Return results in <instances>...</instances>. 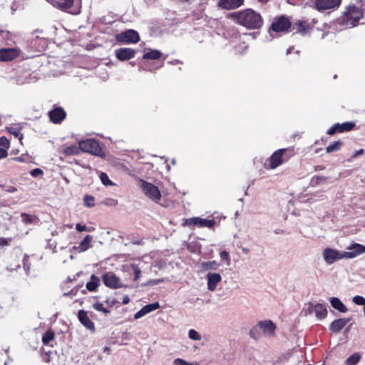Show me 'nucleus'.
<instances>
[{"mask_svg": "<svg viewBox=\"0 0 365 365\" xmlns=\"http://www.w3.org/2000/svg\"><path fill=\"white\" fill-rule=\"evenodd\" d=\"M231 16L237 24L250 29H259L263 24V19L260 14L252 9L232 13Z\"/></svg>", "mask_w": 365, "mask_h": 365, "instance_id": "f257e3e1", "label": "nucleus"}, {"mask_svg": "<svg viewBox=\"0 0 365 365\" xmlns=\"http://www.w3.org/2000/svg\"><path fill=\"white\" fill-rule=\"evenodd\" d=\"M363 16L361 11L355 6L347 8L344 16L340 20L346 27H354L357 25L359 19Z\"/></svg>", "mask_w": 365, "mask_h": 365, "instance_id": "f03ea898", "label": "nucleus"}, {"mask_svg": "<svg viewBox=\"0 0 365 365\" xmlns=\"http://www.w3.org/2000/svg\"><path fill=\"white\" fill-rule=\"evenodd\" d=\"M140 186L144 194L153 201L158 202L161 199V193L158 187L145 180H140Z\"/></svg>", "mask_w": 365, "mask_h": 365, "instance_id": "7ed1b4c3", "label": "nucleus"}, {"mask_svg": "<svg viewBox=\"0 0 365 365\" xmlns=\"http://www.w3.org/2000/svg\"><path fill=\"white\" fill-rule=\"evenodd\" d=\"M288 150V149L284 148L279 149L275 151L267 160L269 163V167L271 169H274L282 163L287 162L290 157V155H287L286 154Z\"/></svg>", "mask_w": 365, "mask_h": 365, "instance_id": "20e7f679", "label": "nucleus"}, {"mask_svg": "<svg viewBox=\"0 0 365 365\" xmlns=\"http://www.w3.org/2000/svg\"><path fill=\"white\" fill-rule=\"evenodd\" d=\"M79 148L85 153H89L94 155H101L102 149L98 141L93 139H87L79 143Z\"/></svg>", "mask_w": 365, "mask_h": 365, "instance_id": "39448f33", "label": "nucleus"}, {"mask_svg": "<svg viewBox=\"0 0 365 365\" xmlns=\"http://www.w3.org/2000/svg\"><path fill=\"white\" fill-rule=\"evenodd\" d=\"M115 38L118 42L125 44L135 43L140 41L138 33L133 29H128L117 34Z\"/></svg>", "mask_w": 365, "mask_h": 365, "instance_id": "423d86ee", "label": "nucleus"}, {"mask_svg": "<svg viewBox=\"0 0 365 365\" xmlns=\"http://www.w3.org/2000/svg\"><path fill=\"white\" fill-rule=\"evenodd\" d=\"M322 256L324 262L329 265L332 264L336 261L344 259L343 252H339L332 248H326L324 250Z\"/></svg>", "mask_w": 365, "mask_h": 365, "instance_id": "0eeeda50", "label": "nucleus"}, {"mask_svg": "<svg viewBox=\"0 0 365 365\" xmlns=\"http://www.w3.org/2000/svg\"><path fill=\"white\" fill-rule=\"evenodd\" d=\"M215 224L214 220H207L199 217H191L185 220V225L191 227L197 226L198 227H208L212 228Z\"/></svg>", "mask_w": 365, "mask_h": 365, "instance_id": "6e6552de", "label": "nucleus"}, {"mask_svg": "<svg viewBox=\"0 0 365 365\" xmlns=\"http://www.w3.org/2000/svg\"><path fill=\"white\" fill-rule=\"evenodd\" d=\"M347 251L343 252L345 259H353L365 252V246L353 243L346 248Z\"/></svg>", "mask_w": 365, "mask_h": 365, "instance_id": "1a4fd4ad", "label": "nucleus"}, {"mask_svg": "<svg viewBox=\"0 0 365 365\" xmlns=\"http://www.w3.org/2000/svg\"><path fill=\"white\" fill-rule=\"evenodd\" d=\"M102 279L105 285L112 289H118L123 287L120 280L112 272H107L102 277Z\"/></svg>", "mask_w": 365, "mask_h": 365, "instance_id": "9d476101", "label": "nucleus"}, {"mask_svg": "<svg viewBox=\"0 0 365 365\" xmlns=\"http://www.w3.org/2000/svg\"><path fill=\"white\" fill-rule=\"evenodd\" d=\"M257 326L266 336L271 337L275 334L277 327L275 324L271 320L260 321Z\"/></svg>", "mask_w": 365, "mask_h": 365, "instance_id": "9b49d317", "label": "nucleus"}, {"mask_svg": "<svg viewBox=\"0 0 365 365\" xmlns=\"http://www.w3.org/2000/svg\"><path fill=\"white\" fill-rule=\"evenodd\" d=\"M291 26L289 20L284 17L280 16L277 18L272 23L271 29L276 32L287 31Z\"/></svg>", "mask_w": 365, "mask_h": 365, "instance_id": "f8f14e48", "label": "nucleus"}, {"mask_svg": "<svg viewBox=\"0 0 365 365\" xmlns=\"http://www.w3.org/2000/svg\"><path fill=\"white\" fill-rule=\"evenodd\" d=\"M341 0H314L317 10H327L339 7Z\"/></svg>", "mask_w": 365, "mask_h": 365, "instance_id": "ddd939ff", "label": "nucleus"}, {"mask_svg": "<svg viewBox=\"0 0 365 365\" xmlns=\"http://www.w3.org/2000/svg\"><path fill=\"white\" fill-rule=\"evenodd\" d=\"M355 124L352 122H345L341 124L336 123L331 126L327 132L328 135H334L336 132L343 133L345 131H349L353 129Z\"/></svg>", "mask_w": 365, "mask_h": 365, "instance_id": "4468645a", "label": "nucleus"}, {"mask_svg": "<svg viewBox=\"0 0 365 365\" xmlns=\"http://www.w3.org/2000/svg\"><path fill=\"white\" fill-rule=\"evenodd\" d=\"M207 282V289L210 292H214L217 284L222 281V277L219 273L208 272L206 275Z\"/></svg>", "mask_w": 365, "mask_h": 365, "instance_id": "2eb2a0df", "label": "nucleus"}, {"mask_svg": "<svg viewBox=\"0 0 365 365\" xmlns=\"http://www.w3.org/2000/svg\"><path fill=\"white\" fill-rule=\"evenodd\" d=\"M115 53L119 61H124L134 58L135 51L130 48H120L115 50Z\"/></svg>", "mask_w": 365, "mask_h": 365, "instance_id": "dca6fc26", "label": "nucleus"}, {"mask_svg": "<svg viewBox=\"0 0 365 365\" xmlns=\"http://www.w3.org/2000/svg\"><path fill=\"white\" fill-rule=\"evenodd\" d=\"M313 312L316 317L320 319H324L327 315V308L322 304H317L315 306L309 304L306 313L311 314Z\"/></svg>", "mask_w": 365, "mask_h": 365, "instance_id": "f3484780", "label": "nucleus"}, {"mask_svg": "<svg viewBox=\"0 0 365 365\" xmlns=\"http://www.w3.org/2000/svg\"><path fill=\"white\" fill-rule=\"evenodd\" d=\"M19 56V51L16 48H2L0 49V61H12Z\"/></svg>", "mask_w": 365, "mask_h": 365, "instance_id": "a211bd4d", "label": "nucleus"}, {"mask_svg": "<svg viewBox=\"0 0 365 365\" xmlns=\"http://www.w3.org/2000/svg\"><path fill=\"white\" fill-rule=\"evenodd\" d=\"M66 115V112L61 108H56L49 112L50 119L54 123H61Z\"/></svg>", "mask_w": 365, "mask_h": 365, "instance_id": "6ab92c4d", "label": "nucleus"}, {"mask_svg": "<svg viewBox=\"0 0 365 365\" xmlns=\"http://www.w3.org/2000/svg\"><path fill=\"white\" fill-rule=\"evenodd\" d=\"M351 318H341L333 321L330 326L329 329L335 333L340 331L349 322Z\"/></svg>", "mask_w": 365, "mask_h": 365, "instance_id": "aec40b11", "label": "nucleus"}, {"mask_svg": "<svg viewBox=\"0 0 365 365\" xmlns=\"http://www.w3.org/2000/svg\"><path fill=\"white\" fill-rule=\"evenodd\" d=\"M78 318L81 323L88 329L93 331L95 326L93 322L89 319L87 312L84 310H79L78 313Z\"/></svg>", "mask_w": 365, "mask_h": 365, "instance_id": "412c9836", "label": "nucleus"}, {"mask_svg": "<svg viewBox=\"0 0 365 365\" xmlns=\"http://www.w3.org/2000/svg\"><path fill=\"white\" fill-rule=\"evenodd\" d=\"M243 4V0H220L218 5L220 7L227 10L235 9Z\"/></svg>", "mask_w": 365, "mask_h": 365, "instance_id": "4be33fe9", "label": "nucleus"}, {"mask_svg": "<svg viewBox=\"0 0 365 365\" xmlns=\"http://www.w3.org/2000/svg\"><path fill=\"white\" fill-rule=\"evenodd\" d=\"M93 240L91 235H86L77 247H73L78 252H83L91 247V243Z\"/></svg>", "mask_w": 365, "mask_h": 365, "instance_id": "5701e85b", "label": "nucleus"}, {"mask_svg": "<svg viewBox=\"0 0 365 365\" xmlns=\"http://www.w3.org/2000/svg\"><path fill=\"white\" fill-rule=\"evenodd\" d=\"M331 305L340 312L345 313L348 311L346 307L342 303V302L337 297L330 298Z\"/></svg>", "mask_w": 365, "mask_h": 365, "instance_id": "b1692460", "label": "nucleus"}, {"mask_svg": "<svg viewBox=\"0 0 365 365\" xmlns=\"http://www.w3.org/2000/svg\"><path fill=\"white\" fill-rule=\"evenodd\" d=\"M73 0H55L53 6L61 9L66 10L73 6Z\"/></svg>", "mask_w": 365, "mask_h": 365, "instance_id": "393cba45", "label": "nucleus"}, {"mask_svg": "<svg viewBox=\"0 0 365 365\" xmlns=\"http://www.w3.org/2000/svg\"><path fill=\"white\" fill-rule=\"evenodd\" d=\"M162 56V53L158 50H150L148 52H146L143 58L144 59H150V60H156L159 59Z\"/></svg>", "mask_w": 365, "mask_h": 365, "instance_id": "a878e982", "label": "nucleus"}, {"mask_svg": "<svg viewBox=\"0 0 365 365\" xmlns=\"http://www.w3.org/2000/svg\"><path fill=\"white\" fill-rule=\"evenodd\" d=\"M99 284V279L94 274L91 277V281L86 284V288L88 290L93 292L96 289Z\"/></svg>", "mask_w": 365, "mask_h": 365, "instance_id": "bb28decb", "label": "nucleus"}, {"mask_svg": "<svg viewBox=\"0 0 365 365\" xmlns=\"http://www.w3.org/2000/svg\"><path fill=\"white\" fill-rule=\"evenodd\" d=\"M218 267L219 264L215 260L204 262L201 264V268L203 270H216Z\"/></svg>", "mask_w": 365, "mask_h": 365, "instance_id": "cd10ccee", "label": "nucleus"}, {"mask_svg": "<svg viewBox=\"0 0 365 365\" xmlns=\"http://www.w3.org/2000/svg\"><path fill=\"white\" fill-rule=\"evenodd\" d=\"M21 221L25 225L32 224L36 220V217L26 213L21 214Z\"/></svg>", "mask_w": 365, "mask_h": 365, "instance_id": "c85d7f7f", "label": "nucleus"}, {"mask_svg": "<svg viewBox=\"0 0 365 365\" xmlns=\"http://www.w3.org/2000/svg\"><path fill=\"white\" fill-rule=\"evenodd\" d=\"M81 149L79 148V145L78 146H76V145H71V146H68L66 147L64 150H63V153L66 155H78L79 153V150Z\"/></svg>", "mask_w": 365, "mask_h": 365, "instance_id": "c756f323", "label": "nucleus"}, {"mask_svg": "<svg viewBox=\"0 0 365 365\" xmlns=\"http://www.w3.org/2000/svg\"><path fill=\"white\" fill-rule=\"evenodd\" d=\"M360 360V355L355 353L346 360V365H356Z\"/></svg>", "mask_w": 365, "mask_h": 365, "instance_id": "7c9ffc66", "label": "nucleus"}, {"mask_svg": "<svg viewBox=\"0 0 365 365\" xmlns=\"http://www.w3.org/2000/svg\"><path fill=\"white\" fill-rule=\"evenodd\" d=\"M341 145V143L340 141H335L334 143L327 147V153H329L339 150L340 149Z\"/></svg>", "mask_w": 365, "mask_h": 365, "instance_id": "2f4dec72", "label": "nucleus"}, {"mask_svg": "<svg viewBox=\"0 0 365 365\" xmlns=\"http://www.w3.org/2000/svg\"><path fill=\"white\" fill-rule=\"evenodd\" d=\"M160 307L159 303L155 302L150 304H147L143 307L145 313L147 314L153 311L156 310Z\"/></svg>", "mask_w": 365, "mask_h": 365, "instance_id": "473e14b6", "label": "nucleus"}, {"mask_svg": "<svg viewBox=\"0 0 365 365\" xmlns=\"http://www.w3.org/2000/svg\"><path fill=\"white\" fill-rule=\"evenodd\" d=\"M54 338V334L52 331H47L46 332L43 337H42V341L43 344L46 345L50 343L51 341H52Z\"/></svg>", "mask_w": 365, "mask_h": 365, "instance_id": "72a5a7b5", "label": "nucleus"}, {"mask_svg": "<svg viewBox=\"0 0 365 365\" xmlns=\"http://www.w3.org/2000/svg\"><path fill=\"white\" fill-rule=\"evenodd\" d=\"M99 178H100V180L101 181V182L106 185V186H108V185H113V182L112 181L109 179L108 175L105 173H100V175H99Z\"/></svg>", "mask_w": 365, "mask_h": 365, "instance_id": "f704fd0d", "label": "nucleus"}, {"mask_svg": "<svg viewBox=\"0 0 365 365\" xmlns=\"http://www.w3.org/2000/svg\"><path fill=\"white\" fill-rule=\"evenodd\" d=\"M297 26H298V32L302 34L303 35L307 33V31L309 29V26L306 22L300 21H299V22L297 24Z\"/></svg>", "mask_w": 365, "mask_h": 365, "instance_id": "c9c22d12", "label": "nucleus"}, {"mask_svg": "<svg viewBox=\"0 0 365 365\" xmlns=\"http://www.w3.org/2000/svg\"><path fill=\"white\" fill-rule=\"evenodd\" d=\"M188 336L194 341H200L202 339L201 335L195 329H190L188 331Z\"/></svg>", "mask_w": 365, "mask_h": 365, "instance_id": "e433bc0d", "label": "nucleus"}, {"mask_svg": "<svg viewBox=\"0 0 365 365\" xmlns=\"http://www.w3.org/2000/svg\"><path fill=\"white\" fill-rule=\"evenodd\" d=\"M93 307L96 310H97L98 312H101L105 314H108L110 312V311L108 309H107L106 308L104 307V306L102 303H100V302L95 303V304H93Z\"/></svg>", "mask_w": 365, "mask_h": 365, "instance_id": "4c0bfd02", "label": "nucleus"}, {"mask_svg": "<svg viewBox=\"0 0 365 365\" xmlns=\"http://www.w3.org/2000/svg\"><path fill=\"white\" fill-rule=\"evenodd\" d=\"M83 200L87 207H92L94 206V197L91 195H85Z\"/></svg>", "mask_w": 365, "mask_h": 365, "instance_id": "58836bf2", "label": "nucleus"}, {"mask_svg": "<svg viewBox=\"0 0 365 365\" xmlns=\"http://www.w3.org/2000/svg\"><path fill=\"white\" fill-rule=\"evenodd\" d=\"M352 301L357 305H363L365 307V298L361 296L356 295L354 297Z\"/></svg>", "mask_w": 365, "mask_h": 365, "instance_id": "ea45409f", "label": "nucleus"}, {"mask_svg": "<svg viewBox=\"0 0 365 365\" xmlns=\"http://www.w3.org/2000/svg\"><path fill=\"white\" fill-rule=\"evenodd\" d=\"M131 267H132V269H133V271L134 272L133 280L134 281H137L140 278L141 271L139 269V267L137 265H135V264H132Z\"/></svg>", "mask_w": 365, "mask_h": 365, "instance_id": "a19ab883", "label": "nucleus"}, {"mask_svg": "<svg viewBox=\"0 0 365 365\" xmlns=\"http://www.w3.org/2000/svg\"><path fill=\"white\" fill-rule=\"evenodd\" d=\"M220 257L222 260L226 261L227 262V264H230V255L227 251H225V250L222 251L220 253Z\"/></svg>", "mask_w": 365, "mask_h": 365, "instance_id": "79ce46f5", "label": "nucleus"}, {"mask_svg": "<svg viewBox=\"0 0 365 365\" xmlns=\"http://www.w3.org/2000/svg\"><path fill=\"white\" fill-rule=\"evenodd\" d=\"M0 145L4 147V148L7 150L9 148V140L4 136L1 137L0 138Z\"/></svg>", "mask_w": 365, "mask_h": 365, "instance_id": "37998d69", "label": "nucleus"}, {"mask_svg": "<svg viewBox=\"0 0 365 365\" xmlns=\"http://www.w3.org/2000/svg\"><path fill=\"white\" fill-rule=\"evenodd\" d=\"M258 329L259 328L257 327V326H256L250 331V335L252 338L257 339L259 337Z\"/></svg>", "mask_w": 365, "mask_h": 365, "instance_id": "c03bdc74", "label": "nucleus"}, {"mask_svg": "<svg viewBox=\"0 0 365 365\" xmlns=\"http://www.w3.org/2000/svg\"><path fill=\"white\" fill-rule=\"evenodd\" d=\"M43 170L40 168H35L31 171V175L34 178H37L39 175H43Z\"/></svg>", "mask_w": 365, "mask_h": 365, "instance_id": "a18cd8bd", "label": "nucleus"}, {"mask_svg": "<svg viewBox=\"0 0 365 365\" xmlns=\"http://www.w3.org/2000/svg\"><path fill=\"white\" fill-rule=\"evenodd\" d=\"M7 130L12 135H14L16 137H18L19 135V130L16 128L14 127H7Z\"/></svg>", "mask_w": 365, "mask_h": 365, "instance_id": "49530a36", "label": "nucleus"}, {"mask_svg": "<svg viewBox=\"0 0 365 365\" xmlns=\"http://www.w3.org/2000/svg\"><path fill=\"white\" fill-rule=\"evenodd\" d=\"M105 205L109 206H115L118 204V201L115 199L108 198L105 200Z\"/></svg>", "mask_w": 365, "mask_h": 365, "instance_id": "de8ad7c7", "label": "nucleus"}, {"mask_svg": "<svg viewBox=\"0 0 365 365\" xmlns=\"http://www.w3.org/2000/svg\"><path fill=\"white\" fill-rule=\"evenodd\" d=\"M146 315V314L145 313L143 309L142 308L140 310H139L138 312H137L135 315H134V318L135 319H138L141 317H143V316Z\"/></svg>", "mask_w": 365, "mask_h": 365, "instance_id": "09e8293b", "label": "nucleus"}, {"mask_svg": "<svg viewBox=\"0 0 365 365\" xmlns=\"http://www.w3.org/2000/svg\"><path fill=\"white\" fill-rule=\"evenodd\" d=\"M174 365H187V362L182 359H176L173 361Z\"/></svg>", "mask_w": 365, "mask_h": 365, "instance_id": "8fccbe9b", "label": "nucleus"}, {"mask_svg": "<svg viewBox=\"0 0 365 365\" xmlns=\"http://www.w3.org/2000/svg\"><path fill=\"white\" fill-rule=\"evenodd\" d=\"M11 239H6L4 237H0V246L1 247H4V246H7L9 245V241H11Z\"/></svg>", "mask_w": 365, "mask_h": 365, "instance_id": "3c124183", "label": "nucleus"}, {"mask_svg": "<svg viewBox=\"0 0 365 365\" xmlns=\"http://www.w3.org/2000/svg\"><path fill=\"white\" fill-rule=\"evenodd\" d=\"M76 229L78 231V232H83V231H88V228L85 225H81V224H77L76 225Z\"/></svg>", "mask_w": 365, "mask_h": 365, "instance_id": "603ef678", "label": "nucleus"}, {"mask_svg": "<svg viewBox=\"0 0 365 365\" xmlns=\"http://www.w3.org/2000/svg\"><path fill=\"white\" fill-rule=\"evenodd\" d=\"M8 152L6 149L0 148V159L7 157Z\"/></svg>", "mask_w": 365, "mask_h": 365, "instance_id": "864d4df0", "label": "nucleus"}, {"mask_svg": "<svg viewBox=\"0 0 365 365\" xmlns=\"http://www.w3.org/2000/svg\"><path fill=\"white\" fill-rule=\"evenodd\" d=\"M327 180L326 177L324 176H316L315 181L317 184H319L322 182H324Z\"/></svg>", "mask_w": 365, "mask_h": 365, "instance_id": "5fc2aeb1", "label": "nucleus"}, {"mask_svg": "<svg viewBox=\"0 0 365 365\" xmlns=\"http://www.w3.org/2000/svg\"><path fill=\"white\" fill-rule=\"evenodd\" d=\"M364 153V149H360L359 150L356 151L354 155H353L354 158H356L360 155H362Z\"/></svg>", "mask_w": 365, "mask_h": 365, "instance_id": "6e6d98bb", "label": "nucleus"}, {"mask_svg": "<svg viewBox=\"0 0 365 365\" xmlns=\"http://www.w3.org/2000/svg\"><path fill=\"white\" fill-rule=\"evenodd\" d=\"M162 282V280H161V279L152 280V281L149 282L148 283V284H152V285H153V284H158V283H159V282Z\"/></svg>", "mask_w": 365, "mask_h": 365, "instance_id": "4d7b16f0", "label": "nucleus"}, {"mask_svg": "<svg viewBox=\"0 0 365 365\" xmlns=\"http://www.w3.org/2000/svg\"><path fill=\"white\" fill-rule=\"evenodd\" d=\"M17 191V189L14 187L10 186L7 189V192H15Z\"/></svg>", "mask_w": 365, "mask_h": 365, "instance_id": "13d9d810", "label": "nucleus"}, {"mask_svg": "<svg viewBox=\"0 0 365 365\" xmlns=\"http://www.w3.org/2000/svg\"><path fill=\"white\" fill-rule=\"evenodd\" d=\"M1 34L4 38H10V33L9 31H1Z\"/></svg>", "mask_w": 365, "mask_h": 365, "instance_id": "bf43d9fd", "label": "nucleus"}, {"mask_svg": "<svg viewBox=\"0 0 365 365\" xmlns=\"http://www.w3.org/2000/svg\"><path fill=\"white\" fill-rule=\"evenodd\" d=\"M129 301H130L129 297L128 296H125L123 299V304H127L129 302Z\"/></svg>", "mask_w": 365, "mask_h": 365, "instance_id": "052dcab7", "label": "nucleus"}, {"mask_svg": "<svg viewBox=\"0 0 365 365\" xmlns=\"http://www.w3.org/2000/svg\"><path fill=\"white\" fill-rule=\"evenodd\" d=\"M257 1L262 4H266L269 0H257Z\"/></svg>", "mask_w": 365, "mask_h": 365, "instance_id": "680f3d73", "label": "nucleus"}, {"mask_svg": "<svg viewBox=\"0 0 365 365\" xmlns=\"http://www.w3.org/2000/svg\"><path fill=\"white\" fill-rule=\"evenodd\" d=\"M292 49V48H289L287 50V55H288V54H289V53H291Z\"/></svg>", "mask_w": 365, "mask_h": 365, "instance_id": "e2e57ef3", "label": "nucleus"}, {"mask_svg": "<svg viewBox=\"0 0 365 365\" xmlns=\"http://www.w3.org/2000/svg\"><path fill=\"white\" fill-rule=\"evenodd\" d=\"M104 351H110V348L109 347H105L104 348Z\"/></svg>", "mask_w": 365, "mask_h": 365, "instance_id": "0e129e2a", "label": "nucleus"}, {"mask_svg": "<svg viewBox=\"0 0 365 365\" xmlns=\"http://www.w3.org/2000/svg\"><path fill=\"white\" fill-rule=\"evenodd\" d=\"M64 227H66V225H64ZM66 227L72 228L73 225H66Z\"/></svg>", "mask_w": 365, "mask_h": 365, "instance_id": "69168bd1", "label": "nucleus"}, {"mask_svg": "<svg viewBox=\"0 0 365 365\" xmlns=\"http://www.w3.org/2000/svg\"><path fill=\"white\" fill-rule=\"evenodd\" d=\"M172 163H173V164H175V159H173V160H172Z\"/></svg>", "mask_w": 365, "mask_h": 365, "instance_id": "338daca9", "label": "nucleus"}, {"mask_svg": "<svg viewBox=\"0 0 365 365\" xmlns=\"http://www.w3.org/2000/svg\"><path fill=\"white\" fill-rule=\"evenodd\" d=\"M364 314L365 315V307H364Z\"/></svg>", "mask_w": 365, "mask_h": 365, "instance_id": "774afa93", "label": "nucleus"}]
</instances>
